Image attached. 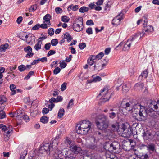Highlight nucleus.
<instances>
[{"mask_svg": "<svg viewBox=\"0 0 159 159\" xmlns=\"http://www.w3.org/2000/svg\"><path fill=\"white\" fill-rule=\"evenodd\" d=\"M134 100L130 101L129 102L125 103L124 101H122L121 104L122 107L126 109L128 111H130L134 108H136L139 110L138 114L139 116L141 117V119L147 117V108L144 106H142L139 104H136Z\"/></svg>", "mask_w": 159, "mask_h": 159, "instance_id": "f257e3e1", "label": "nucleus"}, {"mask_svg": "<svg viewBox=\"0 0 159 159\" xmlns=\"http://www.w3.org/2000/svg\"><path fill=\"white\" fill-rule=\"evenodd\" d=\"M95 122L97 127L100 130H105L108 128L109 123L107 116L104 114L96 116Z\"/></svg>", "mask_w": 159, "mask_h": 159, "instance_id": "f03ea898", "label": "nucleus"}, {"mask_svg": "<svg viewBox=\"0 0 159 159\" xmlns=\"http://www.w3.org/2000/svg\"><path fill=\"white\" fill-rule=\"evenodd\" d=\"M91 126V123L89 121L84 120L77 125L76 131L79 134H86L90 130Z\"/></svg>", "mask_w": 159, "mask_h": 159, "instance_id": "7ed1b4c3", "label": "nucleus"}, {"mask_svg": "<svg viewBox=\"0 0 159 159\" xmlns=\"http://www.w3.org/2000/svg\"><path fill=\"white\" fill-rule=\"evenodd\" d=\"M59 138V136H56L55 139L53 140L52 143L50 144L46 143L43 144L41 146L39 150V152L41 153L46 152L47 153L50 154L51 152H52L54 149L53 147L57 145L58 143L57 142L58 139Z\"/></svg>", "mask_w": 159, "mask_h": 159, "instance_id": "20e7f679", "label": "nucleus"}, {"mask_svg": "<svg viewBox=\"0 0 159 159\" xmlns=\"http://www.w3.org/2000/svg\"><path fill=\"white\" fill-rule=\"evenodd\" d=\"M154 30L153 27L151 25L143 26V30L141 33H137L135 34V36L133 39L139 40L144 35H147Z\"/></svg>", "mask_w": 159, "mask_h": 159, "instance_id": "39448f33", "label": "nucleus"}, {"mask_svg": "<svg viewBox=\"0 0 159 159\" xmlns=\"http://www.w3.org/2000/svg\"><path fill=\"white\" fill-rule=\"evenodd\" d=\"M119 147L120 144L117 142H113L111 143L108 142L106 143L104 148L106 150L114 152L115 153H117L119 152L116 150L119 149Z\"/></svg>", "mask_w": 159, "mask_h": 159, "instance_id": "423d86ee", "label": "nucleus"}, {"mask_svg": "<svg viewBox=\"0 0 159 159\" xmlns=\"http://www.w3.org/2000/svg\"><path fill=\"white\" fill-rule=\"evenodd\" d=\"M83 24L82 19L81 17L77 18L73 24V29L75 31L79 32L82 30L83 29Z\"/></svg>", "mask_w": 159, "mask_h": 159, "instance_id": "0eeeda50", "label": "nucleus"}, {"mask_svg": "<svg viewBox=\"0 0 159 159\" xmlns=\"http://www.w3.org/2000/svg\"><path fill=\"white\" fill-rule=\"evenodd\" d=\"M119 131L122 133L121 136L124 137L129 138L132 134V131L130 128L127 129L126 126L124 124L120 126Z\"/></svg>", "mask_w": 159, "mask_h": 159, "instance_id": "6e6552de", "label": "nucleus"}, {"mask_svg": "<svg viewBox=\"0 0 159 159\" xmlns=\"http://www.w3.org/2000/svg\"><path fill=\"white\" fill-rule=\"evenodd\" d=\"M108 88L107 86L105 87L102 89L98 96L102 95V97L101 98V101L105 102L109 100L110 98V95L108 94Z\"/></svg>", "mask_w": 159, "mask_h": 159, "instance_id": "1a4fd4ad", "label": "nucleus"}, {"mask_svg": "<svg viewBox=\"0 0 159 159\" xmlns=\"http://www.w3.org/2000/svg\"><path fill=\"white\" fill-rule=\"evenodd\" d=\"M135 36V35L132 38L131 40H128L126 44L124 45L123 48V50L126 51L128 50L130 48L131 44H134L135 43H136L138 42V40L136 42V40L133 39V38Z\"/></svg>", "mask_w": 159, "mask_h": 159, "instance_id": "9d476101", "label": "nucleus"}, {"mask_svg": "<svg viewBox=\"0 0 159 159\" xmlns=\"http://www.w3.org/2000/svg\"><path fill=\"white\" fill-rule=\"evenodd\" d=\"M23 40L25 41L28 44L30 43V42L32 41L33 40L34 41L35 39V36L32 34H28L26 35L25 36L24 39L23 38V36H22V38H21Z\"/></svg>", "mask_w": 159, "mask_h": 159, "instance_id": "9b49d317", "label": "nucleus"}, {"mask_svg": "<svg viewBox=\"0 0 159 159\" xmlns=\"http://www.w3.org/2000/svg\"><path fill=\"white\" fill-rule=\"evenodd\" d=\"M89 68L92 71L101 70L103 69V67L102 66V62L100 61H96L94 64V65L93 66H90Z\"/></svg>", "mask_w": 159, "mask_h": 159, "instance_id": "f8f14e48", "label": "nucleus"}, {"mask_svg": "<svg viewBox=\"0 0 159 159\" xmlns=\"http://www.w3.org/2000/svg\"><path fill=\"white\" fill-rule=\"evenodd\" d=\"M123 15V13H120L114 18L112 21V24L116 25H119L120 24V22L123 19L122 17Z\"/></svg>", "mask_w": 159, "mask_h": 159, "instance_id": "ddd939ff", "label": "nucleus"}, {"mask_svg": "<svg viewBox=\"0 0 159 159\" xmlns=\"http://www.w3.org/2000/svg\"><path fill=\"white\" fill-rule=\"evenodd\" d=\"M21 119H24L26 122H27L29 120V118L28 116L26 115H18L16 116V120L20 121V122H17L16 126L18 125H20L21 122Z\"/></svg>", "mask_w": 159, "mask_h": 159, "instance_id": "4468645a", "label": "nucleus"}, {"mask_svg": "<svg viewBox=\"0 0 159 159\" xmlns=\"http://www.w3.org/2000/svg\"><path fill=\"white\" fill-rule=\"evenodd\" d=\"M150 106L154 111H159V103L155 102H152L150 104Z\"/></svg>", "mask_w": 159, "mask_h": 159, "instance_id": "2eb2a0df", "label": "nucleus"}, {"mask_svg": "<svg viewBox=\"0 0 159 159\" xmlns=\"http://www.w3.org/2000/svg\"><path fill=\"white\" fill-rule=\"evenodd\" d=\"M142 136L144 140H148L151 139L152 134L149 131H146L143 133Z\"/></svg>", "mask_w": 159, "mask_h": 159, "instance_id": "dca6fc26", "label": "nucleus"}, {"mask_svg": "<svg viewBox=\"0 0 159 159\" xmlns=\"http://www.w3.org/2000/svg\"><path fill=\"white\" fill-rule=\"evenodd\" d=\"M70 148V150L72 151V152H73L75 154H78L79 152L81 150V149L80 147L77 146H71Z\"/></svg>", "mask_w": 159, "mask_h": 159, "instance_id": "f3484780", "label": "nucleus"}, {"mask_svg": "<svg viewBox=\"0 0 159 159\" xmlns=\"http://www.w3.org/2000/svg\"><path fill=\"white\" fill-rule=\"evenodd\" d=\"M62 154L65 155V158H68V159L71 157V156H73V153L70 150L63 151Z\"/></svg>", "mask_w": 159, "mask_h": 159, "instance_id": "a211bd4d", "label": "nucleus"}, {"mask_svg": "<svg viewBox=\"0 0 159 159\" xmlns=\"http://www.w3.org/2000/svg\"><path fill=\"white\" fill-rule=\"evenodd\" d=\"M79 8V6L78 5H74L71 4L67 8V10L69 11L72 10L73 11H77Z\"/></svg>", "mask_w": 159, "mask_h": 159, "instance_id": "6ab92c4d", "label": "nucleus"}, {"mask_svg": "<svg viewBox=\"0 0 159 159\" xmlns=\"http://www.w3.org/2000/svg\"><path fill=\"white\" fill-rule=\"evenodd\" d=\"M148 72L147 70H145L140 75L139 77V78L142 80V79H145L148 75Z\"/></svg>", "mask_w": 159, "mask_h": 159, "instance_id": "aec40b11", "label": "nucleus"}, {"mask_svg": "<svg viewBox=\"0 0 159 159\" xmlns=\"http://www.w3.org/2000/svg\"><path fill=\"white\" fill-rule=\"evenodd\" d=\"M10 88L11 90V95H12L16 93V87L15 85L13 84H11Z\"/></svg>", "mask_w": 159, "mask_h": 159, "instance_id": "412c9836", "label": "nucleus"}, {"mask_svg": "<svg viewBox=\"0 0 159 159\" xmlns=\"http://www.w3.org/2000/svg\"><path fill=\"white\" fill-rule=\"evenodd\" d=\"M51 17V16L49 14H46L43 17V20H44V22H48V25H51L50 20Z\"/></svg>", "mask_w": 159, "mask_h": 159, "instance_id": "4be33fe9", "label": "nucleus"}, {"mask_svg": "<svg viewBox=\"0 0 159 159\" xmlns=\"http://www.w3.org/2000/svg\"><path fill=\"white\" fill-rule=\"evenodd\" d=\"M119 125L117 123L112 124L111 125V129L114 131H119Z\"/></svg>", "mask_w": 159, "mask_h": 159, "instance_id": "5701e85b", "label": "nucleus"}, {"mask_svg": "<svg viewBox=\"0 0 159 159\" xmlns=\"http://www.w3.org/2000/svg\"><path fill=\"white\" fill-rule=\"evenodd\" d=\"M42 42L40 41H38V42L34 46V49L37 51L40 49L41 48V44Z\"/></svg>", "mask_w": 159, "mask_h": 159, "instance_id": "b1692460", "label": "nucleus"}, {"mask_svg": "<svg viewBox=\"0 0 159 159\" xmlns=\"http://www.w3.org/2000/svg\"><path fill=\"white\" fill-rule=\"evenodd\" d=\"M64 35V36L63 39H67L68 42H70L72 40V38L69 33L66 32Z\"/></svg>", "mask_w": 159, "mask_h": 159, "instance_id": "393cba45", "label": "nucleus"}, {"mask_svg": "<svg viewBox=\"0 0 159 159\" xmlns=\"http://www.w3.org/2000/svg\"><path fill=\"white\" fill-rule=\"evenodd\" d=\"M64 113L65 111L64 109L62 108H61L59 110L58 113V116L60 118L62 117L64 115Z\"/></svg>", "mask_w": 159, "mask_h": 159, "instance_id": "a878e982", "label": "nucleus"}, {"mask_svg": "<svg viewBox=\"0 0 159 159\" xmlns=\"http://www.w3.org/2000/svg\"><path fill=\"white\" fill-rule=\"evenodd\" d=\"M53 148H54V150L53 151H54V152L55 153V157L57 158H58V157H59V154H61V153H62V152L60 150H57L56 148H55V147H54Z\"/></svg>", "mask_w": 159, "mask_h": 159, "instance_id": "bb28decb", "label": "nucleus"}, {"mask_svg": "<svg viewBox=\"0 0 159 159\" xmlns=\"http://www.w3.org/2000/svg\"><path fill=\"white\" fill-rule=\"evenodd\" d=\"M147 150L152 152L155 150V146L153 144L151 143L147 146Z\"/></svg>", "mask_w": 159, "mask_h": 159, "instance_id": "cd10ccee", "label": "nucleus"}, {"mask_svg": "<svg viewBox=\"0 0 159 159\" xmlns=\"http://www.w3.org/2000/svg\"><path fill=\"white\" fill-rule=\"evenodd\" d=\"M40 120L43 123H46L48 121V118L46 116H43L41 118Z\"/></svg>", "mask_w": 159, "mask_h": 159, "instance_id": "c85d7f7f", "label": "nucleus"}, {"mask_svg": "<svg viewBox=\"0 0 159 159\" xmlns=\"http://www.w3.org/2000/svg\"><path fill=\"white\" fill-rule=\"evenodd\" d=\"M3 109L0 107V119H3L6 117L5 112L2 111Z\"/></svg>", "mask_w": 159, "mask_h": 159, "instance_id": "c756f323", "label": "nucleus"}, {"mask_svg": "<svg viewBox=\"0 0 159 159\" xmlns=\"http://www.w3.org/2000/svg\"><path fill=\"white\" fill-rule=\"evenodd\" d=\"M89 8L88 7L83 6L81 7L79 9V12L81 13H84L88 11Z\"/></svg>", "mask_w": 159, "mask_h": 159, "instance_id": "7c9ffc66", "label": "nucleus"}, {"mask_svg": "<svg viewBox=\"0 0 159 159\" xmlns=\"http://www.w3.org/2000/svg\"><path fill=\"white\" fill-rule=\"evenodd\" d=\"M0 128L3 131L5 132L4 133L7 134V131L8 129H7L6 126L4 125L1 124L0 125Z\"/></svg>", "mask_w": 159, "mask_h": 159, "instance_id": "2f4dec72", "label": "nucleus"}, {"mask_svg": "<svg viewBox=\"0 0 159 159\" xmlns=\"http://www.w3.org/2000/svg\"><path fill=\"white\" fill-rule=\"evenodd\" d=\"M107 158H109L110 159H117V157L115 155L113 154H111L110 155H107L106 154Z\"/></svg>", "mask_w": 159, "mask_h": 159, "instance_id": "473e14b6", "label": "nucleus"}, {"mask_svg": "<svg viewBox=\"0 0 159 159\" xmlns=\"http://www.w3.org/2000/svg\"><path fill=\"white\" fill-rule=\"evenodd\" d=\"M6 98L4 96H0V105L2 104L7 101Z\"/></svg>", "mask_w": 159, "mask_h": 159, "instance_id": "72a5a7b5", "label": "nucleus"}, {"mask_svg": "<svg viewBox=\"0 0 159 159\" xmlns=\"http://www.w3.org/2000/svg\"><path fill=\"white\" fill-rule=\"evenodd\" d=\"M96 61H94L89 58L87 60V63L90 66H92L95 63Z\"/></svg>", "mask_w": 159, "mask_h": 159, "instance_id": "f704fd0d", "label": "nucleus"}, {"mask_svg": "<svg viewBox=\"0 0 159 159\" xmlns=\"http://www.w3.org/2000/svg\"><path fill=\"white\" fill-rule=\"evenodd\" d=\"M18 69L20 72H22L26 69V67L24 65H21L18 66Z\"/></svg>", "mask_w": 159, "mask_h": 159, "instance_id": "c9c22d12", "label": "nucleus"}, {"mask_svg": "<svg viewBox=\"0 0 159 159\" xmlns=\"http://www.w3.org/2000/svg\"><path fill=\"white\" fill-rule=\"evenodd\" d=\"M129 89V87L127 86L126 84L124 85L122 87V91L124 93L127 92Z\"/></svg>", "mask_w": 159, "mask_h": 159, "instance_id": "e433bc0d", "label": "nucleus"}, {"mask_svg": "<svg viewBox=\"0 0 159 159\" xmlns=\"http://www.w3.org/2000/svg\"><path fill=\"white\" fill-rule=\"evenodd\" d=\"M67 65V64L64 61H60V66L61 68H65Z\"/></svg>", "mask_w": 159, "mask_h": 159, "instance_id": "4c0bfd02", "label": "nucleus"}, {"mask_svg": "<svg viewBox=\"0 0 159 159\" xmlns=\"http://www.w3.org/2000/svg\"><path fill=\"white\" fill-rule=\"evenodd\" d=\"M24 51L25 52L28 53L32 51L31 48L30 46H28L24 48Z\"/></svg>", "mask_w": 159, "mask_h": 159, "instance_id": "58836bf2", "label": "nucleus"}, {"mask_svg": "<svg viewBox=\"0 0 159 159\" xmlns=\"http://www.w3.org/2000/svg\"><path fill=\"white\" fill-rule=\"evenodd\" d=\"M74 101V100L73 99H71L69 102L67 106V108L69 109L71 107L73 106L74 105L73 102Z\"/></svg>", "mask_w": 159, "mask_h": 159, "instance_id": "ea45409f", "label": "nucleus"}, {"mask_svg": "<svg viewBox=\"0 0 159 159\" xmlns=\"http://www.w3.org/2000/svg\"><path fill=\"white\" fill-rule=\"evenodd\" d=\"M34 72L33 71H30L27 75L24 78L25 80H26L29 79L30 76H32L34 74Z\"/></svg>", "mask_w": 159, "mask_h": 159, "instance_id": "a19ab883", "label": "nucleus"}, {"mask_svg": "<svg viewBox=\"0 0 159 159\" xmlns=\"http://www.w3.org/2000/svg\"><path fill=\"white\" fill-rule=\"evenodd\" d=\"M27 154V152L25 151H24L21 152L19 159H25V157Z\"/></svg>", "mask_w": 159, "mask_h": 159, "instance_id": "79ce46f5", "label": "nucleus"}, {"mask_svg": "<svg viewBox=\"0 0 159 159\" xmlns=\"http://www.w3.org/2000/svg\"><path fill=\"white\" fill-rule=\"evenodd\" d=\"M51 44L53 46H56L58 43V41L57 39H54L51 41Z\"/></svg>", "mask_w": 159, "mask_h": 159, "instance_id": "37998d69", "label": "nucleus"}, {"mask_svg": "<svg viewBox=\"0 0 159 159\" xmlns=\"http://www.w3.org/2000/svg\"><path fill=\"white\" fill-rule=\"evenodd\" d=\"M54 32V30L53 29L51 28L48 30V34L50 36H52L53 35Z\"/></svg>", "mask_w": 159, "mask_h": 159, "instance_id": "c03bdc74", "label": "nucleus"}, {"mask_svg": "<svg viewBox=\"0 0 159 159\" xmlns=\"http://www.w3.org/2000/svg\"><path fill=\"white\" fill-rule=\"evenodd\" d=\"M10 134H9L8 133H7V134L4 133V141H7L9 140Z\"/></svg>", "mask_w": 159, "mask_h": 159, "instance_id": "a18cd8bd", "label": "nucleus"}, {"mask_svg": "<svg viewBox=\"0 0 159 159\" xmlns=\"http://www.w3.org/2000/svg\"><path fill=\"white\" fill-rule=\"evenodd\" d=\"M101 132H99V131H96L95 132V134H94V135H95L96 136H98V139H96V138H94V140H97L98 141V140L99 139V138H101Z\"/></svg>", "mask_w": 159, "mask_h": 159, "instance_id": "49530a36", "label": "nucleus"}, {"mask_svg": "<svg viewBox=\"0 0 159 159\" xmlns=\"http://www.w3.org/2000/svg\"><path fill=\"white\" fill-rule=\"evenodd\" d=\"M67 84L65 82L63 83L61 86V91H64L66 88Z\"/></svg>", "mask_w": 159, "mask_h": 159, "instance_id": "de8ad7c7", "label": "nucleus"}, {"mask_svg": "<svg viewBox=\"0 0 159 159\" xmlns=\"http://www.w3.org/2000/svg\"><path fill=\"white\" fill-rule=\"evenodd\" d=\"M87 146L89 148L92 149H95L97 147V146L96 145L92 143L89 144Z\"/></svg>", "mask_w": 159, "mask_h": 159, "instance_id": "09e8293b", "label": "nucleus"}, {"mask_svg": "<svg viewBox=\"0 0 159 159\" xmlns=\"http://www.w3.org/2000/svg\"><path fill=\"white\" fill-rule=\"evenodd\" d=\"M72 141L70 140V139L68 137H66L65 140V143H67L69 145H72Z\"/></svg>", "mask_w": 159, "mask_h": 159, "instance_id": "8fccbe9b", "label": "nucleus"}, {"mask_svg": "<svg viewBox=\"0 0 159 159\" xmlns=\"http://www.w3.org/2000/svg\"><path fill=\"white\" fill-rule=\"evenodd\" d=\"M104 54L102 52H101L99 53L97 55H96V57L97 58V59H98V60H99L101 59L102 57L103 56Z\"/></svg>", "mask_w": 159, "mask_h": 159, "instance_id": "3c124183", "label": "nucleus"}, {"mask_svg": "<svg viewBox=\"0 0 159 159\" xmlns=\"http://www.w3.org/2000/svg\"><path fill=\"white\" fill-rule=\"evenodd\" d=\"M135 87H137L139 89H142L143 88V84H137L135 86Z\"/></svg>", "mask_w": 159, "mask_h": 159, "instance_id": "603ef678", "label": "nucleus"}, {"mask_svg": "<svg viewBox=\"0 0 159 159\" xmlns=\"http://www.w3.org/2000/svg\"><path fill=\"white\" fill-rule=\"evenodd\" d=\"M69 20L68 17L66 16H64L62 17V20L65 22H67Z\"/></svg>", "mask_w": 159, "mask_h": 159, "instance_id": "864d4df0", "label": "nucleus"}, {"mask_svg": "<svg viewBox=\"0 0 159 159\" xmlns=\"http://www.w3.org/2000/svg\"><path fill=\"white\" fill-rule=\"evenodd\" d=\"M61 69L58 67H57L54 70L53 73L54 74H57L60 71Z\"/></svg>", "mask_w": 159, "mask_h": 159, "instance_id": "5fc2aeb1", "label": "nucleus"}, {"mask_svg": "<svg viewBox=\"0 0 159 159\" xmlns=\"http://www.w3.org/2000/svg\"><path fill=\"white\" fill-rule=\"evenodd\" d=\"M55 11L56 12L57 14H59L61 13L62 11V9L61 8H60L59 7H56L55 9Z\"/></svg>", "mask_w": 159, "mask_h": 159, "instance_id": "6e6d98bb", "label": "nucleus"}, {"mask_svg": "<svg viewBox=\"0 0 159 159\" xmlns=\"http://www.w3.org/2000/svg\"><path fill=\"white\" fill-rule=\"evenodd\" d=\"M79 46L81 49H83L86 47V44L85 43H80Z\"/></svg>", "mask_w": 159, "mask_h": 159, "instance_id": "4d7b16f0", "label": "nucleus"}, {"mask_svg": "<svg viewBox=\"0 0 159 159\" xmlns=\"http://www.w3.org/2000/svg\"><path fill=\"white\" fill-rule=\"evenodd\" d=\"M116 116V113L114 112H112L109 113V116L111 119H113Z\"/></svg>", "mask_w": 159, "mask_h": 159, "instance_id": "13d9d810", "label": "nucleus"}, {"mask_svg": "<svg viewBox=\"0 0 159 159\" xmlns=\"http://www.w3.org/2000/svg\"><path fill=\"white\" fill-rule=\"evenodd\" d=\"M101 80V77L99 76H96V77L93 78V81L97 82L100 81Z\"/></svg>", "mask_w": 159, "mask_h": 159, "instance_id": "bf43d9fd", "label": "nucleus"}, {"mask_svg": "<svg viewBox=\"0 0 159 159\" xmlns=\"http://www.w3.org/2000/svg\"><path fill=\"white\" fill-rule=\"evenodd\" d=\"M40 27V24H37L32 27V29L34 30H36L39 29Z\"/></svg>", "mask_w": 159, "mask_h": 159, "instance_id": "052dcab7", "label": "nucleus"}, {"mask_svg": "<svg viewBox=\"0 0 159 159\" xmlns=\"http://www.w3.org/2000/svg\"><path fill=\"white\" fill-rule=\"evenodd\" d=\"M86 32L89 34H93L92 28L91 27L88 28L87 29Z\"/></svg>", "mask_w": 159, "mask_h": 159, "instance_id": "680f3d73", "label": "nucleus"}, {"mask_svg": "<svg viewBox=\"0 0 159 159\" xmlns=\"http://www.w3.org/2000/svg\"><path fill=\"white\" fill-rule=\"evenodd\" d=\"M56 52L54 50H50L47 54V56L48 57H49L51 55L54 54Z\"/></svg>", "mask_w": 159, "mask_h": 159, "instance_id": "e2e57ef3", "label": "nucleus"}, {"mask_svg": "<svg viewBox=\"0 0 159 159\" xmlns=\"http://www.w3.org/2000/svg\"><path fill=\"white\" fill-rule=\"evenodd\" d=\"M31 52H28L25 56V57L27 58H30L32 57L34 55V53Z\"/></svg>", "mask_w": 159, "mask_h": 159, "instance_id": "0e129e2a", "label": "nucleus"}, {"mask_svg": "<svg viewBox=\"0 0 159 159\" xmlns=\"http://www.w3.org/2000/svg\"><path fill=\"white\" fill-rule=\"evenodd\" d=\"M50 47L51 44L50 43H48L45 45L44 48L46 50H48L50 49Z\"/></svg>", "mask_w": 159, "mask_h": 159, "instance_id": "69168bd1", "label": "nucleus"}, {"mask_svg": "<svg viewBox=\"0 0 159 159\" xmlns=\"http://www.w3.org/2000/svg\"><path fill=\"white\" fill-rule=\"evenodd\" d=\"M86 24L88 25H93L94 24L93 20H89L86 22Z\"/></svg>", "mask_w": 159, "mask_h": 159, "instance_id": "338daca9", "label": "nucleus"}, {"mask_svg": "<svg viewBox=\"0 0 159 159\" xmlns=\"http://www.w3.org/2000/svg\"><path fill=\"white\" fill-rule=\"evenodd\" d=\"M23 20V18L22 16H19L18 17L16 20L17 23L19 24H20Z\"/></svg>", "mask_w": 159, "mask_h": 159, "instance_id": "774afa93", "label": "nucleus"}]
</instances>
